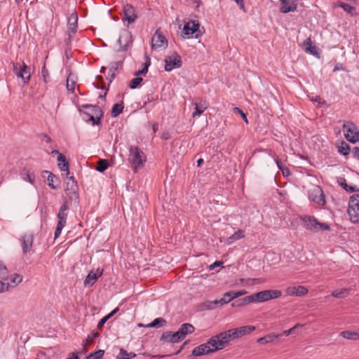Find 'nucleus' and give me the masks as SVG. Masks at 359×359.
Here are the masks:
<instances>
[{"label":"nucleus","instance_id":"obj_12","mask_svg":"<svg viewBox=\"0 0 359 359\" xmlns=\"http://www.w3.org/2000/svg\"><path fill=\"white\" fill-rule=\"evenodd\" d=\"M168 46V41L161 32L160 29H158L153 37H152V44L151 48L153 49H157L159 48H166Z\"/></svg>","mask_w":359,"mask_h":359},{"label":"nucleus","instance_id":"obj_60","mask_svg":"<svg viewBox=\"0 0 359 359\" xmlns=\"http://www.w3.org/2000/svg\"><path fill=\"white\" fill-rule=\"evenodd\" d=\"M345 190L349 193H354V192L359 191V189L357 187H355V186L353 187V186H349V185H348V187H346V189H345Z\"/></svg>","mask_w":359,"mask_h":359},{"label":"nucleus","instance_id":"obj_5","mask_svg":"<svg viewBox=\"0 0 359 359\" xmlns=\"http://www.w3.org/2000/svg\"><path fill=\"white\" fill-rule=\"evenodd\" d=\"M347 212L353 223H359V195L353 194L350 197Z\"/></svg>","mask_w":359,"mask_h":359},{"label":"nucleus","instance_id":"obj_11","mask_svg":"<svg viewBox=\"0 0 359 359\" xmlns=\"http://www.w3.org/2000/svg\"><path fill=\"white\" fill-rule=\"evenodd\" d=\"M309 198L311 201L320 205H325L326 203L325 196L323 191L318 186L313 189L311 194H309Z\"/></svg>","mask_w":359,"mask_h":359},{"label":"nucleus","instance_id":"obj_37","mask_svg":"<svg viewBox=\"0 0 359 359\" xmlns=\"http://www.w3.org/2000/svg\"><path fill=\"white\" fill-rule=\"evenodd\" d=\"M8 270L5 264L0 261V279L7 280L8 278Z\"/></svg>","mask_w":359,"mask_h":359},{"label":"nucleus","instance_id":"obj_30","mask_svg":"<svg viewBox=\"0 0 359 359\" xmlns=\"http://www.w3.org/2000/svg\"><path fill=\"white\" fill-rule=\"evenodd\" d=\"M237 330L238 331V334L240 335V337H242L245 334L251 333L252 331L255 330V327L253 325H245L237 328Z\"/></svg>","mask_w":359,"mask_h":359},{"label":"nucleus","instance_id":"obj_62","mask_svg":"<svg viewBox=\"0 0 359 359\" xmlns=\"http://www.w3.org/2000/svg\"><path fill=\"white\" fill-rule=\"evenodd\" d=\"M223 264V262L221 261H216L212 264H211L209 267L210 270L214 269L216 266H219Z\"/></svg>","mask_w":359,"mask_h":359},{"label":"nucleus","instance_id":"obj_21","mask_svg":"<svg viewBox=\"0 0 359 359\" xmlns=\"http://www.w3.org/2000/svg\"><path fill=\"white\" fill-rule=\"evenodd\" d=\"M219 339H217L219 341V346H215V348H217L218 350L222 349L224 346L229 344L231 339L230 334L227 332V331H224L217 334Z\"/></svg>","mask_w":359,"mask_h":359},{"label":"nucleus","instance_id":"obj_56","mask_svg":"<svg viewBox=\"0 0 359 359\" xmlns=\"http://www.w3.org/2000/svg\"><path fill=\"white\" fill-rule=\"evenodd\" d=\"M41 74H42V77L43 79L44 82L47 83L48 81V78H49V73H48V69L46 67L45 64L43 65V66L42 67Z\"/></svg>","mask_w":359,"mask_h":359},{"label":"nucleus","instance_id":"obj_63","mask_svg":"<svg viewBox=\"0 0 359 359\" xmlns=\"http://www.w3.org/2000/svg\"><path fill=\"white\" fill-rule=\"evenodd\" d=\"M66 359H80L78 353L75 352L70 353Z\"/></svg>","mask_w":359,"mask_h":359},{"label":"nucleus","instance_id":"obj_38","mask_svg":"<svg viewBox=\"0 0 359 359\" xmlns=\"http://www.w3.org/2000/svg\"><path fill=\"white\" fill-rule=\"evenodd\" d=\"M339 6L352 16L355 15V8L353 6L343 2L340 3Z\"/></svg>","mask_w":359,"mask_h":359},{"label":"nucleus","instance_id":"obj_7","mask_svg":"<svg viewBox=\"0 0 359 359\" xmlns=\"http://www.w3.org/2000/svg\"><path fill=\"white\" fill-rule=\"evenodd\" d=\"M69 180L67 182V187L65 188V191L68 196L69 200L71 202H74V203H79V187L77 184V182L74 179V177H67Z\"/></svg>","mask_w":359,"mask_h":359},{"label":"nucleus","instance_id":"obj_31","mask_svg":"<svg viewBox=\"0 0 359 359\" xmlns=\"http://www.w3.org/2000/svg\"><path fill=\"white\" fill-rule=\"evenodd\" d=\"M123 108L124 105L123 102L115 104L111 109V116L113 117L118 116L123 111Z\"/></svg>","mask_w":359,"mask_h":359},{"label":"nucleus","instance_id":"obj_18","mask_svg":"<svg viewBox=\"0 0 359 359\" xmlns=\"http://www.w3.org/2000/svg\"><path fill=\"white\" fill-rule=\"evenodd\" d=\"M286 294L290 296L301 297L308 293V289L304 286L299 285L298 287L290 286L285 290Z\"/></svg>","mask_w":359,"mask_h":359},{"label":"nucleus","instance_id":"obj_1","mask_svg":"<svg viewBox=\"0 0 359 359\" xmlns=\"http://www.w3.org/2000/svg\"><path fill=\"white\" fill-rule=\"evenodd\" d=\"M83 109H90V111L89 112L87 111H81L79 109V111L83 114V119L86 122H93V125H100L101 119L104 116V112L100 109V107L97 105H92V104H83L81 106Z\"/></svg>","mask_w":359,"mask_h":359},{"label":"nucleus","instance_id":"obj_13","mask_svg":"<svg viewBox=\"0 0 359 359\" xmlns=\"http://www.w3.org/2000/svg\"><path fill=\"white\" fill-rule=\"evenodd\" d=\"M247 294L245 290L239 291H229L224 294L223 297L219 299L220 305L226 304L231 300Z\"/></svg>","mask_w":359,"mask_h":359},{"label":"nucleus","instance_id":"obj_15","mask_svg":"<svg viewBox=\"0 0 359 359\" xmlns=\"http://www.w3.org/2000/svg\"><path fill=\"white\" fill-rule=\"evenodd\" d=\"M200 25L198 22L194 20H190L187 23H186L183 28V33L185 35L190 36L196 34L195 38H198L200 34L198 32L199 29Z\"/></svg>","mask_w":359,"mask_h":359},{"label":"nucleus","instance_id":"obj_4","mask_svg":"<svg viewBox=\"0 0 359 359\" xmlns=\"http://www.w3.org/2000/svg\"><path fill=\"white\" fill-rule=\"evenodd\" d=\"M129 161L136 172L138 168L143 165L146 159L144 153L137 147L132 146L130 148Z\"/></svg>","mask_w":359,"mask_h":359},{"label":"nucleus","instance_id":"obj_14","mask_svg":"<svg viewBox=\"0 0 359 359\" xmlns=\"http://www.w3.org/2000/svg\"><path fill=\"white\" fill-rule=\"evenodd\" d=\"M34 241V236L31 233H25L20 238V242L24 254L31 251Z\"/></svg>","mask_w":359,"mask_h":359},{"label":"nucleus","instance_id":"obj_6","mask_svg":"<svg viewBox=\"0 0 359 359\" xmlns=\"http://www.w3.org/2000/svg\"><path fill=\"white\" fill-rule=\"evenodd\" d=\"M343 130L346 139L355 144L359 142V130L356 125L351 121H346L343 125Z\"/></svg>","mask_w":359,"mask_h":359},{"label":"nucleus","instance_id":"obj_28","mask_svg":"<svg viewBox=\"0 0 359 359\" xmlns=\"http://www.w3.org/2000/svg\"><path fill=\"white\" fill-rule=\"evenodd\" d=\"M280 337V335L275 334L273 333H270L266 334L262 337H260L257 339V342L261 344H265L269 342L273 341L275 339H277Z\"/></svg>","mask_w":359,"mask_h":359},{"label":"nucleus","instance_id":"obj_20","mask_svg":"<svg viewBox=\"0 0 359 359\" xmlns=\"http://www.w3.org/2000/svg\"><path fill=\"white\" fill-rule=\"evenodd\" d=\"M177 331L176 332H172L170 331L164 332L161 336V341H166L170 343H177L182 340L180 335H177Z\"/></svg>","mask_w":359,"mask_h":359},{"label":"nucleus","instance_id":"obj_53","mask_svg":"<svg viewBox=\"0 0 359 359\" xmlns=\"http://www.w3.org/2000/svg\"><path fill=\"white\" fill-rule=\"evenodd\" d=\"M21 69H22V67H20L19 71L15 74L18 77H20L22 79L25 84H27L29 81V76H25L23 74L22 72H21Z\"/></svg>","mask_w":359,"mask_h":359},{"label":"nucleus","instance_id":"obj_58","mask_svg":"<svg viewBox=\"0 0 359 359\" xmlns=\"http://www.w3.org/2000/svg\"><path fill=\"white\" fill-rule=\"evenodd\" d=\"M233 111L235 112L238 113L241 115V116H242L243 119L245 121V123H248L245 114L240 108L234 107Z\"/></svg>","mask_w":359,"mask_h":359},{"label":"nucleus","instance_id":"obj_61","mask_svg":"<svg viewBox=\"0 0 359 359\" xmlns=\"http://www.w3.org/2000/svg\"><path fill=\"white\" fill-rule=\"evenodd\" d=\"M118 311V308L115 309L111 313L107 314L104 317V318L107 321L110 318H111L117 311Z\"/></svg>","mask_w":359,"mask_h":359},{"label":"nucleus","instance_id":"obj_2","mask_svg":"<svg viewBox=\"0 0 359 359\" xmlns=\"http://www.w3.org/2000/svg\"><path fill=\"white\" fill-rule=\"evenodd\" d=\"M304 222V226L312 232H318L319 231H331L330 225L326 223L320 222L314 217L304 216L302 218Z\"/></svg>","mask_w":359,"mask_h":359},{"label":"nucleus","instance_id":"obj_55","mask_svg":"<svg viewBox=\"0 0 359 359\" xmlns=\"http://www.w3.org/2000/svg\"><path fill=\"white\" fill-rule=\"evenodd\" d=\"M227 332L230 334L231 339H235L241 337L240 335L238 334V331L237 329L229 330H227Z\"/></svg>","mask_w":359,"mask_h":359},{"label":"nucleus","instance_id":"obj_57","mask_svg":"<svg viewBox=\"0 0 359 359\" xmlns=\"http://www.w3.org/2000/svg\"><path fill=\"white\" fill-rule=\"evenodd\" d=\"M29 67H28L24 62L22 65V69L21 72H22L23 74L25 76H29V78L31 77L30 72H29Z\"/></svg>","mask_w":359,"mask_h":359},{"label":"nucleus","instance_id":"obj_64","mask_svg":"<svg viewBox=\"0 0 359 359\" xmlns=\"http://www.w3.org/2000/svg\"><path fill=\"white\" fill-rule=\"evenodd\" d=\"M36 359H49L48 357L43 352L37 354Z\"/></svg>","mask_w":359,"mask_h":359},{"label":"nucleus","instance_id":"obj_52","mask_svg":"<svg viewBox=\"0 0 359 359\" xmlns=\"http://www.w3.org/2000/svg\"><path fill=\"white\" fill-rule=\"evenodd\" d=\"M70 76H71V75H69L67 79V88L68 90L73 93L74 90V88H75L76 83L74 81L71 80Z\"/></svg>","mask_w":359,"mask_h":359},{"label":"nucleus","instance_id":"obj_17","mask_svg":"<svg viewBox=\"0 0 359 359\" xmlns=\"http://www.w3.org/2000/svg\"><path fill=\"white\" fill-rule=\"evenodd\" d=\"M298 0H280V11L283 13L294 12L297 10Z\"/></svg>","mask_w":359,"mask_h":359},{"label":"nucleus","instance_id":"obj_40","mask_svg":"<svg viewBox=\"0 0 359 359\" xmlns=\"http://www.w3.org/2000/svg\"><path fill=\"white\" fill-rule=\"evenodd\" d=\"M339 152L344 156H347L350 152V146L346 142L342 141L339 147Z\"/></svg>","mask_w":359,"mask_h":359},{"label":"nucleus","instance_id":"obj_48","mask_svg":"<svg viewBox=\"0 0 359 359\" xmlns=\"http://www.w3.org/2000/svg\"><path fill=\"white\" fill-rule=\"evenodd\" d=\"M58 167H59V168L61 170L67 172H66V177H67L69 174V162L67 161H66L62 162V163H58Z\"/></svg>","mask_w":359,"mask_h":359},{"label":"nucleus","instance_id":"obj_33","mask_svg":"<svg viewBox=\"0 0 359 359\" xmlns=\"http://www.w3.org/2000/svg\"><path fill=\"white\" fill-rule=\"evenodd\" d=\"M100 336L99 333L97 332H95L93 330L90 334H89L87 337V339L83 341V350L86 352V348H85L86 345H90L93 343V339L95 338H97Z\"/></svg>","mask_w":359,"mask_h":359},{"label":"nucleus","instance_id":"obj_24","mask_svg":"<svg viewBox=\"0 0 359 359\" xmlns=\"http://www.w3.org/2000/svg\"><path fill=\"white\" fill-rule=\"evenodd\" d=\"M192 104L195 105V111L192 114L193 118L201 116L208 107L206 102L202 100L200 102H193Z\"/></svg>","mask_w":359,"mask_h":359},{"label":"nucleus","instance_id":"obj_3","mask_svg":"<svg viewBox=\"0 0 359 359\" xmlns=\"http://www.w3.org/2000/svg\"><path fill=\"white\" fill-rule=\"evenodd\" d=\"M281 296L282 292L279 290H265L252 294L254 302H265Z\"/></svg>","mask_w":359,"mask_h":359},{"label":"nucleus","instance_id":"obj_42","mask_svg":"<svg viewBox=\"0 0 359 359\" xmlns=\"http://www.w3.org/2000/svg\"><path fill=\"white\" fill-rule=\"evenodd\" d=\"M46 173L48 174V177H47V180H48V185L52 189H55L56 187L54 185L53 182H54V179L56 177L55 175H54L50 171H47L46 170L45 171Z\"/></svg>","mask_w":359,"mask_h":359},{"label":"nucleus","instance_id":"obj_27","mask_svg":"<svg viewBox=\"0 0 359 359\" xmlns=\"http://www.w3.org/2000/svg\"><path fill=\"white\" fill-rule=\"evenodd\" d=\"M252 302H254V299H253V297L252 294V295H249V296H247V297H243V298H241V299H238L234 301L231 304V306L232 307H241V306H243L244 305H246V304H250Z\"/></svg>","mask_w":359,"mask_h":359},{"label":"nucleus","instance_id":"obj_41","mask_svg":"<svg viewBox=\"0 0 359 359\" xmlns=\"http://www.w3.org/2000/svg\"><path fill=\"white\" fill-rule=\"evenodd\" d=\"M218 305H220L219 300L207 301L203 304V306L206 309H213L216 308Z\"/></svg>","mask_w":359,"mask_h":359},{"label":"nucleus","instance_id":"obj_36","mask_svg":"<svg viewBox=\"0 0 359 359\" xmlns=\"http://www.w3.org/2000/svg\"><path fill=\"white\" fill-rule=\"evenodd\" d=\"M136 356V354L130 352L128 353L125 349L121 348L117 359H132Z\"/></svg>","mask_w":359,"mask_h":359},{"label":"nucleus","instance_id":"obj_16","mask_svg":"<svg viewBox=\"0 0 359 359\" xmlns=\"http://www.w3.org/2000/svg\"><path fill=\"white\" fill-rule=\"evenodd\" d=\"M131 42V34L129 32L126 31L118 39L119 44L118 51L127 50Z\"/></svg>","mask_w":359,"mask_h":359},{"label":"nucleus","instance_id":"obj_29","mask_svg":"<svg viewBox=\"0 0 359 359\" xmlns=\"http://www.w3.org/2000/svg\"><path fill=\"white\" fill-rule=\"evenodd\" d=\"M166 324V320L163 318H155L151 323L147 325L146 327H161Z\"/></svg>","mask_w":359,"mask_h":359},{"label":"nucleus","instance_id":"obj_51","mask_svg":"<svg viewBox=\"0 0 359 359\" xmlns=\"http://www.w3.org/2000/svg\"><path fill=\"white\" fill-rule=\"evenodd\" d=\"M123 65L122 61L113 62L110 64L109 72H113L115 73L116 71L118 70L119 67H121Z\"/></svg>","mask_w":359,"mask_h":359},{"label":"nucleus","instance_id":"obj_26","mask_svg":"<svg viewBox=\"0 0 359 359\" xmlns=\"http://www.w3.org/2000/svg\"><path fill=\"white\" fill-rule=\"evenodd\" d=\"M303 47L306 53H309L313 55H318V49L317 47L312 44V41L311 38L306 39L303 43Z\"/></svg>","mask_w":359,"mask_h":359},{"label":"nucleus","instance_id":"obj_49","mask_svg":"<svg viewBox=\"0 0 359 359\" xmlns=\"http://www.w3.org/2000/svg\"><path fill=\"white\" fill-rule=\"evenodd\" d=\"M104 353V351L100 349L95 352L91 353L89 355V358H93L94 359H102L103 358Z\"/></svg>","mask_w":359,"mask_h":359},{"label":"nucleus","instance_id":"obj_46","mask_svg":"<svg viewBox=\"0 0 359 359\" xmlns=\"http://www.w3.org/2000/svg\"><path fill=\"white\" fill-rule=\"evenodd\" d=\"M217 339H219L217 334L212 337L205 344H208L209 347L211 346L212 348H214L215 346H219V341H217Z\"/></svg>","mask_w":359,"mask_h":359},{"label":"nucleus","instance_id":"obj_45","mask_svg":"<svg viewBox=\"0 0 359 359\" xmlns=\"http://www.w3.org/2000/svg\"><path fill=\"white\" fill-rule=\"evenodd\" d=\"M345 294H348V290L341 289L333 291L332 295L336 298H341L344 297Z\"/></svg>","mask_w":359,"mask_h":359},{"label":"nucleus","instance_id":"obj_50","mask_svg":"<svg viewBox=\"0 0 359 359\" xmlns=\"http://www.w3.org/2000/svg\"><path fill=\"white\" fill-rule=\"evenodd\" d=\"M4 280H0V293L8 291L10 289V283L5 282Z\"/></svg>","mask_w":359,"mask_h":359},{"label":"nucleus","instance_id":"obj_9","mask_svg":"<svg viewBox=\"0 0 359 359\" xmlns=\"http://www.w3.org/2000/svg\"><path fill=\"white\" fill-rule=\"evenodd\" d=\"M164 62L165 70L166 72H170L175 68H179L182 64L180 55L176 52H174L171 55L166 57Z\"/></svg>","mask_w":359,"mask_h":359},{"label":"nucleus","instance_id":"obj_47","mask_svg":"<svg viewBox=\"0 0 359 359\" xmlns=\"http://www.w3.org/2000/svg\"><path fill=\"white\" fill-rule=\"evenodd\" d=\"M96 83H93V86L96 88H104V79L102 76H96Z\"/></svg>","mask_w":359,"mask_h":359},{"label":"nucleus","instance_id":"obj_8","mask_svg":"<svg viewBox=\"0 0 359 359\" xmlns=\"http://www.w3.org/2000/svg\"><path fill=\"white\" fill-rule=\"evenodd\" d=\"M121 14V20L124 23L127 22L126 24L127 27H128L130 24L135 22L137 18L135 8L131 4H128L123 6Z\"/></svg>","mask_w":359,"mask_h":359},{"label":"nucleus","instance_id":"obj_32","mask_svg":"<svg viewBox=\"0 0 359 359\" xmlns=\"http://www.w3.org/2000/svg\"><path fill=\"white\" fill-rule=\"evenodd\" d=\"M22 281V276L18 273H14L10 278V288L16 287Z\"/></svg>","mask_w":359,"mask_h":359},{"label":"nucleus","instance_id":"obj_43","mask_svg":"<svg viewBox=\"0 0 359 359\" xmlns=\"http://www.w3.org/2000/svg\"><path fill=\"white\" fill-rule=\"evenodd\" d=\"M142 80H143L142 78L137 76L136 78L132 79L130 81L129 87L131 89H135V88H137L140 85Z\"/></svg>","mask_w":359,"mask_h":359},{"label":"nucleus","instance_id":"obj_10","mask_svg":"<svg viewBox=\"0 0 359 359\" xmlns=\"http://www.w3.org/2000/svg\"><path fill=\"white\" fill-rule=\"evenodd\" d=\"M78 29V14L77 12L74 10L72 13L69 15L67 20V29H68V40L67 44L71 42L72 34H75Z\"/></svg>","mask_w":359,"mask_h":359},{"label":"nucleus","instance_id":"obj_44","mask_svg":"<svg viewBox=\"0 0 359 359\" xmlns=\"http://www.w3.org/2000/svg\"><path fill=\"white\" fill-rule=\"evenodd\" d=\"M244 236H245L244 231L243 230L239 229L236 232H235L233 235H231L229 237V239H231V242H233V241H235L240 238H242Z\"/></svg>","mask_w":359,"mask_h":359},{"label":"nucleus","instance_id":"obj_34","mask_svg":"<svg viewBox=\"0 0 359 359\" xmlns=\"http://www.w3.org/2000/svg\"><path fill=\"white\" fill-rule=\"evenodd\" d=\"M341 335L348 339L351 340H358L359 339V334L355 332H351V331H343L341 332Z\"/></svg>","mask_w":359,"mask_h":359},{"label":"nucleus","instance_id":"obj_23","mask_svg":"<svg viewBox=\"0 0 359 359\" xmlns=\"http://www.w3.org/2000/svg\"><path fill=\"white\" fill-rule=\"evenodd\" d=\"M68 209H69V207L67 205V201H65L63 203V204L61 205V207L60 208L59 212L57 213V218H58L57 222L66 224L67 218V210Z\"/></svg>","mask_w":359,"mask_h":359},{"label":"nucleus","instance_id":"obj_54","mask_svg":"<svg viewBox=\"0 0 359 359\" xmlns=\"http://www.w3.org/2000/svg\"><path fill=\"white\" fill-rule=\"evenodd\" d=\"M66 224L57 222L56 229L55 231V238H57L61 234L62 230Z\"/></svg>","mask_w":359,"mask_h":359},{"label":"nucleus","instance_id":"obj_25","mask_svg":"<svg viewBox=\"0 0 359 359\" xmlns=\"http://www.w3.org/2000/svg\"><path fill=\"white\" fill-rule=\"evenodd\" d=\"M102 275V271L97 270L96 273L90 271L84 280V284L93 285L97 279Z\"/></svg>","mask_w":359,"mask_h":359},{"label":"nucleus","instance_id":"obj_22","mask_svg":"<svg viewBox=\"0 0 359 359\" xmlns=\"http://www.w3.org/2000/svg\"><path fill=\"white\" fill-rule=\"evenodd\" d=\"M194 327L190 324V323H184L182 324L180 329L177 330V335H180L182 340L185 338V337L189 334H191L194 332Z\"/></svg>","mask_w":359,"mask_h":359},{"label":"nucleus","instance_id":"obj_35","mask_svg":"<svg viewBox=\"0 0 359 359\" xmlns=\"http://www.w3.org/2000/svg\"><path fill=\"white\" fill-rule=\"evenodd\" d=\"M109 167V163L107 159H100L97 163L96 170L100 172H103Z\"/></svg>","mask_w":359,"mask_h":359},{"label":"nucleus","instance_id":"obj_39","mask_svg":"<svg viewBox=\"0 0 359 359\" xmlns=\"http://www.w3.org/2000/svg\"><path fill=\"white\" fill-rule=\"evenodd\" d=\"M21 175H22V179L25 181H28L32 184H34V176L29 172L27 169H23Z\"/></svg>","mask_w":359,"mask_h":359},{"label":"nucleus","instance_id":"obj_59","mask_svg":"<svg viewBox=\"0 0 359 359\" xmlns=\"http://www.w3.org/2000/svg\"><path fill=\"white\" fill-rule=\"evenodd\" d=\"M299 326H302L301 325L299 324H297L295 326H294L293 327L287 330H285L283 332L282 335H285V336H288L291 334H293L294 330H296V328ZM280 336H281V334H279Z\"/></svg>","mask_w":359,"mask_h":359},{"label":"nucleus","instance_id":"obj_19","mask_svg":"<svg viewBox=\"0 0 359 359\" xmlns=\"http://www.w3.org/2000/svg\"><path fill=\"white\" fill-rule=\"evenodd\" d=\"M217 351V348H210V347L208 346V344L205 343L194 348L192 355L194 356H201Z\"/></svg>","mask_w":359,"mask_h":359}]
</instances>
